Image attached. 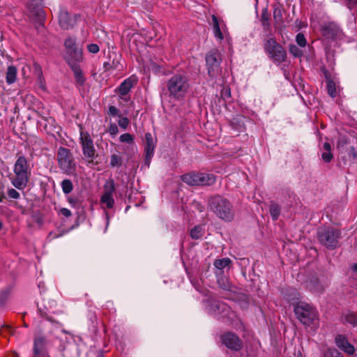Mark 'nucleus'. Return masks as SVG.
<instances>
[{
	"label": "nucleus",
	"mask_w": 357,
	"mask_h": 357,
	"mask_svg": "<svg viewBox=\"0 0 357 357\" xmlns=\"http://www.w3.org/2000/svg\"><path fill=\"white\" fill-rule=\"evenodd\" d=\"M208 206L219 218L225 221H231L234 216V212L231 203L225 197L214 196L208 202Z\"/></svg>",
	"instance_id": "nucleus-1"
},
{
	"label": "nucleus",
	"mask_w": 357,
	"mask_h": 357,
	"mask_svg": "<svg viewBox=\"0 0 357 357\" xmlns=\"http://www.w3.org/2000/svg\"><path fill=\"white\" fill-rule=\"evenodd\" d=\"M15 178L12 180V184L18 190H24L29 182L31 174L29 165L24 156H20L13 168Z\"/></svg>",
	"instance_id": "nucleus-2"
},
{
	"label": "nucleus",
	"mask_w": 357,
	"mask_h": 357,
	"mask_svg": "<svg viewBox=\"0 0 357 357\" xmlns=\"http://www.w3.org/2000/svg\"><path fill=\"white\" fill-rule=\"evenodd\" d=\"M189 88L188 80L183 75H174L167 82V89L171 97L175 99H182Z\"/></svg>",
	"instance_id": "nucleus-3"
},
{
	"label": "nucleus",
	"mask_w": 357,
	"mask_h": 357,
	"mask_svg": "<svg viewBox=\"0 0 357 357\" xmlns=\"http://www.w3.org/2000/svg\"><path fill=\"white\" fill-rule=\"evenodd\" d=\"M294 312L297 318L305 326L313 325V328L318 324L317 314L314 308L305 302H298L294 307Z\"/></svg>",
	"instance_id": "nucleus-4"
},
{
	"label": "nucleus",
	"mask_w": 357,
	"mask_h": 357,
	"mask_svg": "<svg viewBox=\"0 0 357 357\" xmlns=\"http://www.w3.org/2000/svg\"><path fill=\"white\" fill-rule=\"evenodd\" d=\"M264 48L266 54L274 63H281L284 61L287 53L284 47L273 37L264 41Z\"/></svg>",
	"instance_id": "nucleus-5"
},
{
	"label": "nucleus",
	"mask_w": 357,
	"mask_h": 357,
	"mask_svg": "<svg viewBox=\"0 0 357 357\" xmlns=\"http://www.w3.org/2000/svg\"><path fill=\"white\" fill-rule=\"evenodd\" d=\"M319 241L327 248H335L340 238V232L333 227H320L317 232Z\"/></svg>",
	"instance_id": "nucleus-6"
},
{
	"label": "nucleus",
	"mask_w": 357,
	"mask_h": 357,
	"mask_svg": "<svg viewBox=\"0 0 357 357\" xmlns=\"http://www.w3.org/2000/svg\"><path fill=\"white\" fill-rule=\"evenodd\" d=\"M57 161L59 167L63 172L72 174L75 172L76 165L69 149L59 147L57 153Z\"/></svg>",
	"instance_id": "nucleus-7"
},
{
	"label": "nucleus",
	"mask_w": 357,
	"mask_h": 357,
	"mask_svg": "<svg viewBox=\"0 0 357 357\" xmlns=\"http://www.w3.org/2000/svg\"><path fill=\"white\" fill-rule=\"evenodd\" d=\"M221 54L217 49L211 50L206 55L208 74L211 77H216L220 72Z\"/></svg>",
	"instance_id": "nucleus-8"
},
{
	"label": "nucleus",
	"mask_w": 357,
	"mask_h": 357,
	"mask_svg": "<svg viewBox=\"0 0 357 357\" xmlns=\"http://www.w3.org/2000/svg\"><path fill=\"white\" fill-rule=\"evenodd\" d=\"M320 31L324 42L328 45L331 41L340 39L342 36V31L334 22H324L321 25Z\"/></svg>",
	"instance_id": "nucleus-9"
},
{
	"label": "nucleus",
	"mask_w": 357,
	"mask_h": 357,
	"mask_svg": "<svg viewBox=\"0 0 357 357\" xmlns=\"http://www.w3.org/2000/svg\"><path fill=\"white\" fill-rule=\"evenodd\" d=\"M64 45L67 53L66 60L69 64L74 62H80L82 60V50L77 45L75 38H68L65 40Z\"/></svg>",
	"instance_id": "nucleus-10"
},
{
	"label": "nucleus",
	"mask_w": 357,
	"mask_h": 357,
	"mask_svg": "<svg viewBox=\"0 0 357 357\" xmlns=\"http://www.w3.org/2000/svg\"><path fill=\"white\" fill-rule=\"evenodd\" d=\"M206 310L209 314L225 317L229 315L230 308L227 304L219 301L208 300L206 303Z\"/></svg>",
	"instance_id": "nucleus-11"
},
{
	"label": "nucleus",
	"mask_w": 357,
	"mask_h": 357,
	"mask_svg": "<svg viewBox=\"0 0 357 357\" xmlns=\"http://www.w3.org/2000/svg\"><path fill=\"white\" fill-rule=\"evenodd\" d=\"M80 140L84 157L92 161L96 153L93 140L89 133L83 131L80 132Z\"/></svg>",
	"instance_id": "nucleus-12"
},
{
	"label": "nucleus",
	"mask_w": 357,
	"mask_h": 357,
	"mask_svg": "<svg viewBox=\"0 0 357 357\" xmlns=\"http://www.w3.org/2000/svg\"><path fill=\"white\" fill-rule=\"evenodd\" d=\"M155 141L149 132L145 134V153L144 165L149 167L151 160L153 156Z\"/></svg>",
	"instance_id": "nucleus-13"
},
{
	"label": "nucleus",
	"mask_w": 357,
	"mask_h": 357,
	"mask_svg": "<svg viewBox=\"0 0 357 357\" xmlns=\"http://www.w3.org/2000/svg\"><path fill=\"white\" fill-rule=\"evenodd\" d=\"M105 192L102 195L100 202L102 204L105 205L107 208H112L114 204L113 198V192L114 191V184L113 181L106 183L105 185Z\"/></svg>",
	"instance_id": "nucleus-14"
},
{
	"label": "nucleus",
	"mask_w": 357,
	"mask_h": 357,
	"mask_svg": "<svg viewBox=\"0 0 357 357\" xmlns=\"http://www.w3.org/2000/svg\"><path fill=\"white\" fill-rule=\"evenodd\" d=\"M222 343L229 349L239 350L242 347L240 339L232 333H227L222 336Z\"/></svg>",
	"instance_id": "nucleus-15"
},
{
	"label": "nucleus",
	"mask_w": 357,
	"mask_h": 357,
	"mask_svg": "<svg viewBox=\"0 0 357 357\" xmlns=\"http://www.w3.org/2000/svg\"><path fill=\"white\" fill-rule=\"evenodd\" d=\"M28 9L31 17L36 18L40 21L43 20L44 11L36 0H32L29 3Z\"/></svg>",
	"instance_id": "nucleus-16"
},
{
	"label": "nucleus",
	"mask_w": 357,
	"mask_h": 357,
	"mask_svg": "<svg viewBox=\"0 0 357 357\" xmlns=\"http://www.w3.org/2000/svg\"><path fill=\"white\" fill-rule=\"evenodd\" d=\"M335 344L337 347H339L347 354L352 355L354 354V347L351 344L347 338L343 335H340L335 337Z\"/></svg>",
	"instance_id": "nucleus-17"
},
{
	"label": "nucleus",
	"mask_w": 357,
	"mask_h": 357,
	"mask_svg": "<svg viewBox=\"0 0 357 357\" xmlns=\"http://www.w3.org/2000/svg\"><path fill=\"white\" fill-rule=\"evenodd\" d=\"M335 344L337 347H339L347 354L352 355L354 354V347L351 344L347 338L343 335H340L335 337Z\"/></svg>",
	"instance_id": "nucleus-18"
},
{
	"label": "nucleus",
	"mask_w": 357,
	"mask_h": 357,
	"mask_svg": "<svg viewBox=\"0 0 357 357\" xmlns=\"http://www.w3.org/2000/svg\"><path fill=\"white\" fill-rule=\"evenodd\" d=\"M45 345V340L43 337H36L34 340L33 357H47Z\"/></svg>",
	"instance_id": "nucleus-19"
},
{
	"label": "nucleus",
	"mask_w": 357,
	"mask_h": 357,
	"mask_svg": "<svg viewBox=\"0 0 357 357\" xmlns=\"http://www.w3.org/2000/svg\"><path fill=\"white\" fill-rule=\"evenodd\" d=\"M137 82V79L135 76H131L126 79L119 86V93L122 96L126 95Z\"/></svg>",
	"instance_id": "nucleus-20"
},
{
	"label": "nucleus",
	"mask_w": 357,
	"mask_h": 357,
	"mask_svg": "<svg viewBox=\"0 0 357 357\" xmlns=\"http://www.w3.org/2000/svg\"><path fill=\"white\" fill-rule=\"evenodd\" d=\"M59 22L61 28L68 29L73 25V22L70 17V15L65 10H61L59 15Z\"/></svg>",
	"instance_id": "nucleus-21"
},
{
	"label": "nucleus",
	"mask_w": 357,
	"mask_h": 357,
	"mask_svg": "<svg viewBox=\"0 0 357 357\" xmlns=\"http://www.w3.org/2000/svg\"><path fill=\"white\" fill-rule=\"evenodd\" d=\"M182 181L189 185H199V173H189L182 176Z\"/></svg>",
	"instance_id": "nucleus-22"
},
{
	"label": "nucleus",
	"mask_w": 357,
	"mask_h": 357,
	"mask_svg": "<svg viewBox=\"0 0 357 357\" xmlns=\"http://www.w3.org/2000/svg\"><path fill=\"white\" fill-rule=\"evenodd\" d=\"M17 69L15 66L11 65L7 68L6 72V81L8 84H12L17 79Z\"/></svg>",
	"instance_id": "nucleus-23"
},
{
	"label": "nucleus",
	"mask_w": 357,
	"mask_h": 357,
	"mask_svg": "<svg viewBox=\"0 0 357 357\" xmlns=\"http://www.w3.org/2000/svg\"><path fill=\"white\" fill-rule=\"evenodd\" d=\"M275 26L280 25L283 22V8L280 5L274 6L273 13Z\"/></svg>",
	"instance_id": "nucleus-24"
},
{
	"label": "nucleus",
	"mask_w": 357,
	"mask_h": 357,
	"mask_svg": "<svg viewBox=\"0 0 357 357\" xmlns=\"http://www.w3.org/2000/svg\"><path fill=\"white\" fill-rule=\"evenodd\" d=\"M199 185H211L215 181V177L213 174L199 173Z\"/></svg>",
	"instance_id": "nucleus-25"
},
{
	"label": "nucleus",
	"mask_w": 357,
	"mask_h": 357,
	"mask_svg": "<svg viewBox=\"0 0 357 357\" xmlns=\"http://www.w3.org/2000/svg\"><path fill=\"white\" fill-rule=\"evenodd\" d=\"M204 226L196 225L190 230V234L192 238L197 240L201 238L204 236Z\"/></svg>",
	"instance_id": "nucleus-26"
},
{
	"label": "nucleus",
	"mask_w": 357,
	"mask_h": 357,
	"mask_svg": "<svg viewBox=\"0 0 357 357\" xmlns=\"http://www.w3.org/2000/svg\"><path fill=\"white\" fill-rule=\"evenodd\" d=\"M77 62L72 63L70 65L76 79V81L80 84H82L84 82V77L83 76L82 72L81 69L77 66Z\"/></svg>",
	"instance_id": "nucleus-27"
},
{
	"label": "nucleus",
	"mask_w": 357,
	"mask_h": 357,
	"mask_svg": "<svg viewBox=\"0 0 357 357\" xmlns=\"http://www.w3.org/2000/svg\"><path fill=\"white\" fill-rule=\"evenodd\" d=\"M212 22L215 37L218 40H222L223 39V34L220 31L218 18L214 15L212 16Z\"/></svg>",
	"instance_id": "nucleus-28"
},
{
	"label": "nucleus",
	"mask_w": 357,
	"mask_h": 357,
	"mask_svg": "<svg viewBox=\"0 0 357 357\" xmlns=\"http://www.w3.org/2000/svg\"><path fill=\"white\" fill-rule=\"evenodd\" d=\"M323 149L325 151L321 155V158L326 162H329L333 158V155L331 153V146L329 143L325 142L323 146Z\"/></svg>",
	"instance_id": "nucleus-29"
},
{
	"label": "nucleus",
	"mask_w": 357,
	"mask_h": 357,
	"mask_svg": "<svg viewBox=\"0 0 357 357\" xmlns=\"http://www.w3.org/2000/svg\"><path fill=\"white\" fill-rule=\"evenodd\" d=\"M230 264L231 259L228 257H225L220 259H216L214 261L213 265L217 269L223 270L226 267L229 266Z\"/></svg>",
	"instance_id": "nucleus-30"
},
{
	"label": "nucleus",
	"mask_w": 357,
	"mask_h": 357,
	"mask_svg": "<svg viewBox=\"0 0 357 357\" xmlns=\"http://www.w3.org/2000/svg\"><path fill=\"white\" fill-rule=\"evenodd\" d=\"M343 321L348 324H350L353 326H357V317L353 312H347L343 315Z\"/></svg>",
	"instance_id": "nucleus-31"
},
{
	"label": "nucleus",
	"mask_w": 357,
	"mask_h": 357,
	"mask_svg": "<svg viewBox=\"0 0 357 357\" xmlns=\"http://www.w3.org/2000/svg\"><path fill=\"white\" fill-rule=\"evenodd\" d=\"M261 21L264 29L266 30L269 29L271 26L269 22V14L266 9H264L261 12Z\"/></svg>",
	"instance_id": "nucleus-32"
},
{
	"label": "nucleus",
	"mask_w": 357,
	"mask_h": 357,
	"mask_svg": "<svg viewBox=\"0 0 357 357\" xmlns=\"http://www.w3.org/2000/svg\"><path fill=\"white\" fill-rule=\"evenodd\" d=\"M270 213L272 217V218L274 220H276L280 213V208L279 206L276 204H272L270 206Z\"/></svg>",
	"instance_id": "nucleus-33"
},
{
	"label": "nucleus",
	"mask_w": 357,
	"mask_h": 357,
	"mask_svg": "<svg viewBox=\"0 0 357 357\" xmlns=\"http://www.w3.org/2000/svg\"><path fill=\"white\" fill-rule=\"evenodd\" d=\"M327 90L330 96L334 98L336 96V84L333 80H328L327 82Z\"/></svg>",
	"instance_id": "nucleus-34"
},
{
	"label": "nucleus",
	"mask_w": 357,
	"mask_h": 357,
	"mask_svg": "<svg viewBox=\"0 0 357 357\" xmlns=\"http://www.w3.org/2000/svg\"><path fill=\"white\" fill-rule=\"evenodd\" d=\"M61 188L65 194H69L73 190V183L69 179H65L61 182Z\"/></svg>",
	"instance_id": "nucleus-35"
},
{
	"label": "nucleus",
	"mask_w": 357,
	"mask_h": 357,
	"mask_svg": "<svg viewBox=\"0 0 357 357\" xmlns=\"http://www.w3.org/2000/svg\"><path fill=\"white\" fill-rule=\"evenodd\" d=\"M122 159L121 158L116 154L111 155L110 165L113 167H120L121 165Z\"/></svg>",
	"instance_id": "nucleus-36"
},
{
	"label": "nucleus",
	"mask_w": 357,
	"mask_h": 357,
	"mask_svg": "<svg viewBox=\"0 0 357 357\" xmlns=\"http://www.w3.org/2000/svg\"><path fill=\"white\" fill-rule=\"evenodd\" d=\"M119 140L122 143H127L131 144L134 142V139L132 135L129 133H125L120 136Z\"/></svg>",
	"instance_id": "nucleus-37"
},
{
	"label": "nucleus",
	"mask_w": 357,
	"mask_h": 357,
	"mask_svg": "<svg viewBox=\"0 0 357 357\" xmlns=\"http://www.w3.org/2000/svg\"><path fill=\"white\" fill-rule=\"evenodd\" d=\"M324 357H343V356L335 349H328L324 354Z\"/></svg>",
	"instance_id": "nucleus-38"
},
{
	"label": "nucleus",
	"mask_w": 357,
	"mask_h": 357,
	"mask_svg": "<svg viewBox=\"0 0 357 357\" xmlns=\"http://www.w3.org/2000/svg\"><path fill=\"white\" fill-rule=\"evenodd\" d=\"M296 41L297 44L301 47H304L307 45V40L305 38V36L302 33H298L296 35Z\"/></svg>",
	"instance_id": "nucleus-39"
},
{
	"label": "nucleus",
	"mask_w": 357,
	"mask_h": 357,
	"mask_svg": "<svg viewBox=\"0 0 357 357\" xmlns=\"http://www.w3.org/2000/svg\"><path fill=\"white\" fill-rule=\"evenodd\" d=\"M289 52L294 56L299 57L303 54V51L295 45L289 46Z\"/></svg>",
	"instance_id": "nucleus-40"
},
{
	"label": "nucleus",
	"mask_w": 357,
	"mask_h": 357,
	"mask_svg": "<svg viewBox=\"0 0 357 357\" xmlns=\"http://www.w3.org/2000/svg\"><path fill=\"white\" fill-rule=\"evenodd\" d=\"M88 51L92 54H96L99 52L100 48L97 44L91 43L87 46Z\"/></svg>",
	"instance_id": "nucleus-41"
},
{
	"label": "nucleus",
	"mask_w": 357,
	"mask_h": 357,
	"mask_svg": "<svg viewBox=\"0 0 357 357\" xmlns=\"http://www.w3.org/2000/svg\"><path fill=\"white\" fill-rule=\"evenodd\" d=\"M8 195L9 197L15 199H17L20 198V193L15 189L11 188L8 190Z\"/></svg>",
	"instance_id": "nucleus-42"
},
{
	"label": "nucleus",
	"mask_w": 357,
	"mask_h": 357,
	"mask_svg": "<svg viewBox=\"0 0 357 357\" xmlns=\"http://www.w3.org/2000/svg\"><path fill=\"white\" fill-rule=\"evenodd\" d=\"M119 126L123 128V129H126L128 124H129V121L127 118L126 117H122L119 120Z\"/></svg>",
	"instance_id": "nucleus-43"
},
{
	"label": "nucleus",
	"mask_w": 357,
	"mask_h": 357,
	"mask_svg": "<svg viewBox=\"0 0 357 357\" xmlns=\"http://www.w3.org/2000/svg\"><path fill=\"white\" fill-rule=\"evenodd\" d=\"M109 132L112 136H115L119 132V129L115 123H112L109 128Z\"/></svg>",
	"instance_id": "nucleus-44"
},
{
	"label": "nucleus",
	"mask_w": 357,
	"mask_h": 357,
	"mask_svg": "<svg viewBox=\"0 0 357 357\" xmlns=\"http://www.w3.org/2000/svg\"><path fill=\"white\" fill-rule=\"evenodd\" d=\"M37 85L42 90L45 91V80L43 79V77L40 75L38 78V80H37Z\"/></svg>",
	"instance_id": "nucleus-45"
},
{
	"label": "nucleus",
	"mask_w": 357,
	"mask_h": 357,
	"mask_svg": "<svg viewBox=\"0 0 357 357\" xmlns=\"http://www.w3.org/2000/svg\"><path fill=\"white\" fill-rule=\"evenodd\" d=\"M348 155L354 161L357 159V151L355 150V149L354 147H351L349 149Z\"/></svg>",
	"instance_id": "nucleus-46"
},
{
	"label": "nucleus",
	"mask_w": 357,
	"mask_h": 357,
	"mask_svg": "<svg viewBox=\"0 0 357 357\" xmlns=\"http://www.w3.org/2000/svg\"><path fill=\"white\" fill-rule=\"evenodd\" d=\"M109 114L113 116H119V110L114 106H109Z\"/></svg>",
	"instance_id": "nucleus-47"
},
{
	"label": "nucleus",
	"mask_w": 357,
	"mask_h": 357,
	"mask_svg": "<svg viewBox=\"0 0 357 357\" xmlns=\"http://www.w3.org/2000/svg\"><path fill=\"white\" fill-rule=\"evenodd\" d=\"M59 213L61 215H63L66 218H68L71 215V211L66 208H61L60 210H59Z\"/></svg>",
	"instance_id": "nucleus-48"
},
{
	"label": "nucleus",
	"mask_w": 357,
	"mask_h": 357,
	"mask_svg": "<svg viewBox=\"0 0 357 357\" xmlns=\"http://www.w3.org/2000/svg\"><path fill=\"white\" fill-rule=\"evenodd\" d=\"M105 217H106V219H107V225H106L105 231L107 230V227L109 225V217H108V213H105Z\"/></svg>",
	"instance_id": "nucleus-49"
},
{
	"label": "nucleus",
	"mask_w": 357,
	"mask_h": 357,
	"mask_svg": "<svg viewBox=\"0 0 357 357\" xmlns=\"http://www.w3.org/2000/svg\"><path fill=\"white\" fill-rule=\"evenodd\" d=\"M8 357H19L16 353H12L8 356Z\"/></svg>",
	"instance_id": "nucleus-50"
},
{
	"label": "nucleus",
	"mask_w": 357,
	"mask_h": 357,
	"mask_svg": "<svg viewBox=\"0 0 357 357\" xmlns=\"http://www.w3.org/2000/svg\"><path fill=\"white\" fill-rule=\"evenodd\" d=\"M350 4H357V0H348Z\"/></svg>",
	"instance_id": "nucleus-51"
},
{
	"label": "nucleus",
	"mask_w": 357,
	"mask_h": 357,
	"mask_svg": "<svg viewBox=\"0 0 357 357\" xmlns=\"http://www.w3.org/2000/svg\"><path fill=\"white\" fill-rule=\"evenodd\" d=\"M353 268H354V271L357 272V264L354 265Z\"/></svg>",
	"instance_id": "nucleus-52"
},
{
	"label": "nucleus",
	"mask_w": 357,
	"mask_h": 357,
	"mask_svg": "<svg viewBox=\"0 0 357 357\" xmlns=\"http://www.w3.org/2000/svg\"><path fill=\"white\" fill-rule=\"evenodd\" d=\"M225 91H226V93H228V96H230V90L225 89Z\"/></svg>",
	"instance_id": "nucleus-53"
},
{
	"label": "nucleus",
	"mask_w": 357,
	"mask_h": 357,
	"mask_svg": "<svg viewBox=\"0 0 357 357\" xmlns=\"http://www.w3.org/2000/svg\"><path fill=\"white\" fill-rule=\"evenodd\" d=\"M2 190H3V185L0 183V193L2 192Z\"/></svg>",
	"instance_id": "nucleus-54"
},
{
	"label": "nucleus",
	"mask_w": 357,
	"mask_h": 357,
	"mask_svg": "<svg viewBox=\"0 0 357 357\" xmlns=\"http://www.w3.org/2000/svg\"><path fill=\"white\" fill-rule=\"evenodd\" d=\"M298 357H301V356H298Z\"/></svg>",
	"instance_id": "nucleus-55"
}]
</instances>
